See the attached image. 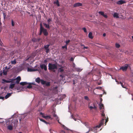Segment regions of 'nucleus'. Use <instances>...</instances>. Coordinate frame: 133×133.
I'll return each mask as SVG.
<instances>
[{
  "mask_svg": "<svg viewBox=\"0 0 133 133\" xmlns=\"http://www.w3.org/2000/svg\"><path fill=\"white\" fill-rule=\"evenodd\" d=\"M57 69V66L55 64L49 63L48 64V69L54 72H56V70Z\"/></svg>",
  "mask_w": 133,
  "mask_h": 133,
  "instance_id": "nucleus-1",
  "label": "nucleus"
},
{
  "mask_svg": "<svg viewBox=\"0 0 133 133\" xmlns=\"http://www.w3.org/2000/svg\"><path fill=\"white\" fill-rule=\"evenodd\" d=\"M104 119H103L101 121L100 123L99 124V125L96 126L94 128H91L89 129V131L87 132L86 133H88L90 131H94L95 130H97V128H99L102 126V125H103V124H104Z\"/></svg>",
  "mask_w": 133,
  "mask_h": 133,
  "instance_id": "nucleus-2",
  "label": "nucleus"
},
{
  "mask_svg": "<svg viewBox=\"0 0 133 133\" xmlns=\"http://www.w3.org/2000/svg\"><path fill=\"white\" fill-rule=\"evenodd\" d=\"M42 117H43L45 118L46 119L48 120L49 119H52V118H51L50 116H45V115L44 114L42 113Z\"/></svg>",
  "mask_w": 133,
  "mask_h": 133,
  "instance_id": "nucleus-3",
  "label": "nucleus"
},
{
  "mask_svg": "<svg viewBox=\"0 0 133 133\" xmlns=\"http://www.w3.org/2000/svg\"><path fill=\"white\" fill-rule=\"evenodd\" d=\"M42 32H43L44 35L45 36H47L48 34V33L46 29L42 27Z\"/></svg>",
  "mask_w": 133,
  "mask_h": 133,
  "instance_id": "nucleus-4",
  "label": "nucleus"
},
{
  "mask_svg": "<svg viewBox=\"0 0 133 133\" xmlns=\"http://www.w3.org/2000/svg\"><path fill=\"white\" fill-rule=\"evenodd\" d=\"M42 84H45L47 86H49L50 85V82H46L42 80Z\"/></svg>",
  "mask_w": 133,
  "mask_h": 133,
  "instance_id": "nucleus-5",
  "label": "nucleus"
},
{
  "mask_svg": "<svg viewBox=\"0 0 133 133\" xmlns=\"http://www.w3.org/2000/svg\"><path fill=\"white\" fill-rule=\"evenodd\" d=\"M12 123H14V126L15 127H16L17 125L18 121L16 120H13L12 121Z\"/></svg>",
  "mask_w": 133,
  "mask_h": 133,
  "instance_id": "nucleus-6",
  "label": "nucleus"
},
{
  "mask_svg": "<svg viewBox=\"0 0 133 133\" xmlns=\"http://www.w3.org/2000/svg\"><path fill=\"white\" fill-rule=\"evenodd\" d=\"M128 65H126L125 66H123L121 67L120 68V69H122L123 71H126L127 70V69L128 68Z\"/></svg>",
  "mask_w": 133,
  "mask_h": 133,
  "instance_id": "nucleus-7",
  "label": "nucleus"
},
{
  "mask_svg": "<svg viewBox=\"0 0 133 133\" xmlns=\"http://www.w3.org/2000/svg\"><path fill=\"white\" fill-rule=\"evenodd\" d=\"M40 38H38V39H36L35 38H33L32 39V41L34 42H39L41 40Z\"/></svg>",
  "mask_w": 133,
  "mask_h": 133,
  "instance_id": "nucleus-8",
  "label": "nucleus"
},
{
  "mask_svg": "<svg viewBox=\"0 0 133 133\" xmlns=\"http://www.w3.org/2000/svg\"><path fill=\"white\" fill-rule=\"evenodd\" d=\"M125 3V1L122 0H120L118 1L117 2V4H118L121 5L124 3Z\"/></svg>",
  "mask_w": 133,
  "mask_h": 133,
  "instance_id": "nucleus-9",
  "label": "nucleus"
},
{
  "mask_svg": "<svg viewBox=\"0 0 133 133\" xmlns=\"http://www.w3.org/2000/svg\"><path fill=\"white\" fill-rule=\"evenodd\" d=\"M15 79L16 80V83L17 84H18L20 81L21 80V78L20 76H18Z\"/></svg>",
  "mask_w": 133,
  "mask_h": 133,
  "instance_id": "nucleus-10",
  "label": "nucleus"
},
{
  "mask_svg": "<svg viewBox=\"0 0 133 133\" xmlns=\"http://www.w3.org/2000/svg\"><path fill=\"white\" fill-rule=\"evenodd\" d=\"M82 4L81 3H77L75 4L74 5V7H76L77 6H82Z\"/></svg>",
  "mask_w": 133,
  "mask_h": 133,
  "instance_id": "nucleus-11",
  "label": "nucleus"
},
{
  "mask_svg": "<svg viewBox=\"0 0 133 133\" xmlns=\"http://www.w3.org/2000/svg\"><path fill=\"white\" fill-rule=\"evenodd\" d=\"M35 81L38 84H39L41 82L42 83V79H40L39 77H38L36 78Z\"/></svg>",
  "mask_w": 133,
  "mask_h": 133,
  "instance_id": "nucleus-12",
  "label": "nucleus"
},
{
  "mask_svg": "<svg viewBox=\"0 0 133 133\" xmlns=\"http://www.w3.org/2000/svg\"><path fill=\"white\" fill-rule=\"evenodd\" d=\"M32 85H35V84L33 83H30L29 84V85L27 87V88L29 89L31 88L32 87Z\"/></svg>",
  "mask_w": 133,
  "mask_h": 133,
  "instance_id": "nucleus-13",
  "label": "nucleus"
},
{
  "mask_svg": "<svg viewBox=\"0 0 133 133\" xmlns=\"http://www.w3.org/2000/svg\"><path fill=\"white\" fill-rule=\"evenodd\" d=\"M113 16L114 18H119L118 14L117 12L114 13L113 14Z\"/></svg>",
  "mask_w": 133,
  "mask_h": 133,
  "instance_id": "nucleus-14",
  "label": "nucleus"
},
{
  "mask_svg": "<svg viewBox=\"0 0 133 133\" xmlns=\"http://www.w3.org/2000/svg\"><path fill=\"white\" fill-rule=\"evenodd\" d=\"M27 70L28 72H32L36 71L37 70L36 69H32L31 68H28L27 69Z\"/></svg>",
  "mask_w": 133,
  "mask_h": 133,
  "instance_id": "nucleus-15",
  "label": "nucleus"
},
{
  "mask_svg": "<svg viewBox=\"0 0 133 133\" xmlns=\"http://www.w3.org/2000/svg\"><path fill=\"white\" fill-rule=\"evenodd\" d=\"M12 93H8L5 96V99H7L8 98H9V97L11 96V94H12Z\"/></svg>",
  "mask_w": 133,
  "mask_h": 133,
  "instance_id": "nucleus-16",
  "label": "nucleus"
},
{
  "mask_svg": "<svg viewBox=\"0 0 133 133\" xmlns=\"http://www.w3.org/2000/svg\"><path fill=\"white\" fill-rule=\"evenodd\" d=\"M2 81L4 82H2L3 83H4V82H6V83H10L12 82L11 81L6 80L4 79H2Z\"/></svg>",
  "mask_w": 133,
  "mask_h": 133,
  "instance_id": "nucleus-17",
  "label": "nucleus"
},
{
  "mask_svg": "<svg viewBox=\"0 0 133 133\" xmlns=\"http://www.w3.org/2000/svg\"><path fill=\"white\" fill-rule=\"evenodd\" d=\"M7 128L10 130H12L13 129V125L12 124L8 125L7 127Z\"/></svg>",
  "mask_w": 133,
  "mask_h": 133,
  "instance_id": "nucleus-18",
  "label": "nucleus"
},
{
  "mask_svg": "<svg viewBox=\"0 0 133 133\" xmlns=\"http://www.w3.org/2000/svg\"><path fill=\"white\" fill-rule=\"evenodd\" d=\"M46 65L45 64H42V69H44L45 71L47 70Z\"/></svg>",
  "mask_w": 133,
  "mask_h": 133,
  "instance_id": "nucleus-19",
  "label": "nucleus"
},
{
  "mask_svg": "<svg viewBox=\"0 0 133 133\" xmlns=\"http://www.w3.org/2000/svg\"><path fill=\"white\" fill-rule=\"evenodd\" d=\"M44 25V26L45 28L47 29H49L50 28V26L49 24L48 23V24H46V23H43Z\"/></svg>",
  "mask_w": 133,
  "mask_h": 133,
  "instance_id": "nucleus-20",
  "label": "nucleus"
},
{
  "mask_svg": "<svg viewBox=\"0 0 133 133\" xmlns=\"http://www.w3.org/2000/svg\"><path fill=\"white\" fill-rule=\"evenodd\" d=\"M89 37L91 39H92L93 37L92 36V33L91 32H90L88 34Z\"/></svg>",
  "mask_w": 133,
  "mask_h": 133,
  "instance_id": "nucleus-21",
  "label": "nucleus"
},
{
  "mask_svg": "<svg viewBox=\"0 0 133 133\" xmlns=\"http://www.w3.org/2000/svg\"><path fill=\"white\" fill-rule=\"evenodd\" d=\"M15 84H10L9 88L10 89H12L15 86Z\"/></svg>",
  "mask_w": 133,
  "mask_h": 133,
  "instance_id": "nucleus-22",
  "label": "nucleus"
},
{
  "mask_svg": "<svg viewBox=\"0 0 133 133\" xmlns=\"http://www.w3.org/2000/svg\"><path fill=\"white\" fill-rule=\"evenodd\" d=\"M54 4H56L58 6H59V4L58 1V0H56V1H54Z\"/></svg>",
  "mask_w": 133,
  "mask_h": 133,
  "instance_id": "nucleus-23",
  "label": "nucleus"
},
{
  "mask_svg": "<svg viewBox=\"0 0 133 133\" xmlns=\"http://www.w3.org/2000/svg\"><path fill=\"white\" fill-rule=\"evenodd\" d=\"M16 61L15 59H14L13 61H12L11 62V63L12 64H16Z\"/></svg>",
  "mask_w": 133,
  "mask_h": 133,
  "instance_id": "nucleus-24",
  "label": "nucleus"
},
{
  "mask_svg": "<svg viewBox=\"0 0 133 133\" xmlns=\"http://www.w3.org/2000/svg\"><path fill=\"white\" fill-rule=\"evenodd\" d=\"M42 34V22H41L40 23V33H39V35H41Z\"/></svg>",
  "mask_w": 133,
  "mask_h": 133,
  "instance_id": "nucleus-25",
  "label": "nucleus"
},
{
  "mask_svg": "<svg viewBox=\"0 0 133 133\" xmlns=\"http://www.w3.org/2000/svg\"><path fill=\"white\" fill-rule=\"evenodd\" d=\"M104 108V106L103 105V104H99V109L100 110H103L102 108Z\"/></svg>",
  "mask_w": 133,
  "mask_h": 133,
  "instance_id": "nucleus-26",
  "label": "nucleus"
},
{
  "mask_svg": "<svg viewBox=\"0 0 133 133\" xmlns=\"http://www.w3.org/2000/svg\"><path fill=\"white\" fill-rule=\"evenodd\" d=\"M28 84V83L26 82H21L20 83V84L22 85H26Z\"/></svg>",
  "mask_w": 133,
  "mask_h": 133,
  "instance_id": "nucleus-27",
  "label": "nucleus"
},
{
  "mask_svg": "<svg viewBox=\"0 0 133 133\" xmlns=\"http://www.w3.org/2000/svg\"><path fill=\"white\" fill-rule=\"evenodd\" d=\"M101 112H102V113H101V115L102 116H103V117H105V114L103 112H104V110H101Z\"/></svg>",
  "mask_w": 133,
  "mask_h": 133,
  "instance_id": "nucleus-28",
  "label": "nucleus"
},
{
  "mask_svg": "<svg viewBox=\"0 0 133 133\" xmlns=\"http://www.w3.org/2000/svg\"><path fill=\"white\" fill-rule=\"evenodd\" d=\"M49 45H45L44 46V48L46 49V50H49V49H48V47H49Z\"/></svg>",
  "mask_w": 133,
  "mask_h": 133,
  "instance_id": "nucleus-29",
  "label": "nucleus"
},
{
  "mask_svg": "<svg viewBox=\"0 0 133 133\" xmlns=\"http://www.w3.org/2000/svg\"><path fill=\"white\" fill-rule=\"evenodd\" d=\"M116 47L117 48H119L120 47V45L118 43H116L115 44Z\"/></svg>",
  "mask_w": 133,
  "mask_h": 133,
  "instance_id": "nucleus-30",
  "label": "nucleus"
},
{
  "mask_svg": "<svg viewBox=\"0 0 133 133\" xmlns=\"http://www.w3.org/2000/svg\"><path fill=\"white\" fill-rule=\"evenodd\" d=\"M42 108L41 107L38 110V111L39 112V113H40V115H42Z\"/></svg>",
  "mask_w": 133,
  "mask_h": 133,
  "instance_id": "nucleus-31",
  "label": "nucleus"
},
{
  "mask_svg": "<svg viewBox=\"0 0 133 133\" xmlns=\"http://www.w3.org/2000/svg\"><path fill=\"white\" fill-rule=\"evenodd\" d=\"M118 84H120L122 87L123 88H125L126 87H124L123 85V83L121 82H120L119 83H118Z\"/></svg>",
  "mask_w": 133,
  "mask_h": 133,
  "instance_id": "nucleus-32",
  "label": "nucleus"
},
{
  "mask_svg": "<svg viewBox=\"0 0 133 133\" xmlns=\"http://www.w3.org/2000/svg\"><path fill=\"white\" fill-rule=\"evenodd\" d=\"M15 22L13 21V20H11V24L12 26H14Z\"/></svg>",
  "mask_w": 133,
  "mask_h": 133,
  "instance_id": "nucleus-33",
  "label": "nucleus"
},
{
  "mask_svg": "<svg viewBox=\"0 0 133 133\" xmlns=\"http://www.w3.org/2000/svg\"><path fill=\"white\" fill-rule=\"evenodd\" d=\"M53 116L55 117V118L56 120H57V119L58 118V117L57 116V115L55 114V113L53 115Z\"/></svg>",
  "mask_w": 133,
  "mask_h": 133,
  "instance_id": "nucleus-34",
  "label": "nucleus"
},
{
  "mask_svg": "<svg viewBox=\"0 0 133 133\" xmlns=\"http://www.w3.org/2000/svg\"><path fill=\"white\" fill-rule=\"evenodd\" d=\"M98 13L99 14L101 15L102 16H103V15H104V12H103L102 11H99L98 12Z\"/></svg>",
  "mask_w": 133,
  "mask_h": 133,
  "instance_id": "nucleus-35",
  "label": "nucleus"
},
{
  "mask_svg": "<svg viewBox=\"0 0 133 133\" xmlns=\"http://www.w3.org/2000/svg\"><path fill=\"white\" fill-rule=\"evenodd\" d=\"M59 70L60 72H62L64 70L63 69L60 68L59 69Z\"/></svg>",
  "mask_w": 133,
  "mask_h": 133,
  "instance_id": "nucleus-36",
  "label": "nucleus"
},
{
  "mask_svg": "<svg viewBox=\"0 0 133 133\" xmlns=\"http://www.w3.org/2000/svg\"><path fill=\"white\" fill-rule=\"evenodd\" d=\"M84 98L85 99L87 100H89V99L88 97L87 96H85L84 97Z\"/></svg>",
  "mask_w": 133,
  "mask_h": 133,
  "instance_id": "nucleus-37",
  "label": "nucleus"
},
{
  "mask_svg": "<svg viewBox=\"0 0 133 133\" xmlns=\"http://www.w3.org/2000/svg\"><path fill=\"white\" fill-rule=\"evenodd\" d=\"M82 30H83L85 32H87V31L86 29L85 28H82Z\"/></svg>",
  "mask_w": 133,
  "mask_h": 133,
  "instance_id": "nucleus-38",
  "label": "nucleus"
},
{
  "mask_svg": "<svg viewBox=\"0 0 133 133\" xmlns=\"http://www.w3.org/2000/svg\"><path fill=\"white\" fill-rule=\"evenodd\" d=\"M76 70V71L79 72L81 71L82 70L80 68H77Z\"/></svg>",
  "mask_w": 133,
  "mask_h": 133,
  "instance_id": "nucleus-39",
  "label": "nucleus"
},
{
  "mask_svg": "<svg viewBox=\"0 0 133 133\" xmlns=\"http://www.w3.org/2000/svg\"><path fill=\"white\" fill-rule=\"evenodd\" d=\"M52 20V19H51L50 18H49L48 19L47 21L48 22V23L49 24H50V22Z\"/></svg>",
  "mask_w": 133,
  "mask_h": 133,
  "instance_id": "nucleus-40",
  "label": "nucleus"
},
{
  "mask_svg": "<svg viewBox=\"0 0 133 133\" xmlns=\"http://www.w3.org/2000/svg\"><path fill=\"white\" fill-rule=\"evenodd\" d=\"M42 122H44V123H45V124H49V123H48V122H47L46 121H45L43 119H42Z\"/></svg>",
  "mask_w": 133,
  "mask_h": 133,
  "instance_id": "nucleus-41",
  "label": "nucleus"
},
{
  "mask_svg": "<svg viewBox=\"0 0 133 133\" xmlns=\"http://www.w3.org/2000/svg\"><path fill=\"white\" fill-rule=\"evenodd\" d=\"M70 42V40H68L67 41H66L65 42V43H66V44H68V43H69Z\"/></svg>",
  "mask_w": 133,
  "mask_h": 133,
  "instance_id": "nucleus-42",
  "label": "nucleus"
},
{
  "mask_svg": "<svg viewBox=\"0 0 133 133\" xmlns=\"http://www.w3.org/2000/svg\"><path fill=\"white\" fill-rule=\"evenodd\" d=\"M3 74L4 75H6L7 74V71H3Z\"/></svg>",
  "mask_w": 133,
  "mask_h": 133,
  "instance_id": "nucleus-43",
  "label": "nucleus"
},
{
  "mask_svg": "<svg viewBox=\"0 0 133 133\" xmlns=\"http://www.w3.org/2000/svg\"><path fill=\"white\" fill-rule=\"evenodd\" d=\"M1 46H2V48L1 47V50H5L6 49L5 48H3V46L1 45Z\"/></svg>",
  "mask_w": 133,
  "mask_h": 133,
  "instance_id": "nucleus-44",
  "label": "nucleus"
},
{
  "mask_svg": "<svg viewBox=\"0 0 133 133\" xmlns=\"http://www.w3.org/2000/svg\"><path fill=\"white\" fill-rule=\"evenodd\" d=\"M44 63H45L46 65H47V61L46 60H45L44 61Z\"/></svg>",
  "mask_w": 133,
  "mask_h": 133,
  "instance_id": "nucleus-45",
  "label": "nucleus"
},
{
  "mask_svg": "<svg viewBox=\"0 0 133 133\" xmlns=\"http://www.w3.org/2000/svg\"><path fill=\"white\" fill-rule=\"evenodd\" d=\"M74 60V58L72 57H71L70 59V60L71 61H73Z\"/></svg>",
  "mask_w": 133,
  "mask_h": 133,
  "instance_id": "nucleus-46",
  "label": "nucleus"
},
{
  "mask_svg": "<svg viewBox=\"0 0 133 133\" xmlns=\"http://www.w3.org/2000/svg\"><path fill=\"white\" fill-rule=\"evenodd\" d=\"M3 16L4 18V19H5V18L6 15L4 13H3Z\"/></svg>",
  "mask_w": 133,
  "mask_h": 133,
  "instance_id": "nucleus-47",
  "label": "nucleus"
},
{
  "mask_svg": "<svg viewBox=\"0 0 133 133\" xmlns=\"http://www.w3.org/2000/svg\"><path fill=\"white\" fill-rule=\"evenodd\" d=\"M105 18H107L108 17V16L106 15H105L104 14V15H103V16Z\"/></svg>",
  "mask_w": 133,
  "mask_h": 133,
  "instance_id": "nucleus-48",
  "label": "nucleus"
},
{
  "mask_svg": "<svg viewBox=\"0 0 133 133\" xmlns=\"http://www.w3.org/2000/svg\"><path fill=\"white\" fill-rule=\"evenodd\" d=\"M94 107H93L94 108V109L95 110H96L97 109V108L95 106V105L94 104Z\"/></svg>",
  "mask_w": 133,
  "mask_h": 133,
  "instance_id": "nucleus-49",
  "label": "nucleus"
},
{
  "mask_svg": "<svg viewBox=\"0 0 133 133\" xmlns=\"http://www.w3.org/2000/svg\"><path fill=\"white\" fill-rule=\"evenodd\" d=\"M89 108H90V110H92L93 109H94V107H93L92 106H89Z\"/></svg>",
  "mask_w": 133,
  "mask_h": 133,
  "instance_id": "nucleus-50",
  "label": "nucleus"
},
{
  "mask_svg": "<svg viewBox=\"0 0 133 133\" xmlns=\"http://www.w3.org/2000/svg\"><path fill=\"white\" fill-rule=\"evenodd\" d=\"M82 46H84V48H83V49H88V47L87 46V47H86V46H84V45H82Z\"/></svg>",
  "mask_w": 133,
  "mask_h": 133,
  "instance_id": "nucleus-51",
  "label": "nucleus"
},
{
  "mask_svg": "<svg viewBox=\"0 0 133 133\" xmlns=\"http://www.w3.org/2000/svg\"><path fill=\"white\" fill-rule=\"evenodd\" d=\"M108 118H107V119H106L105 125H106V123L108 122Z\"/></svg>",
  "mask_w": 133,
  "mask_h": 133,
  "instance_id": "nucleus-52",
  "label": "nucleus"
},
{
  "mask_svg": "<svg viewBox=\"0 0 133 133\" xmlns=\"http://www.w3.org/2000/svg\"><path fill=\"white\" fill-rule=\"evenodd\" d=\"M60 133H65V132L63 130H62L61 131Z\"/></svg>",
  "mask_w": 133,
  "mask_h": 133,
  "instance_id": "nucleus-53",
  "label": "nucleus"
},
{
  "mask_svg": "<svg viewBox=\"0 0 133 133\" xmlns=\"http://www.w3.org/2000/svg\"><path fill=\"white\" fill-rule=\"evenodd\" d=\"M4 98L3 97L0 96V99H4Z\"/></svg>",
  "mask_w": 133,
  "mask_h": 133,
  "instance_id": "nucleus-54",
  "label": "nucleus"
},
{
  "mask_svg": "<svg viewBox=\"0 0 133 133\" xmlns=\"http://www.w3.org/2000/svg\"><path fill=\"white\" fill-rule=\"evenodd\" d=\"M62 48L63 49H64V48H65L66 49L67 47L66 46H62Z\"/></svg>",
  "mask_w": 133,
  "mask_h": 133,
  "instance_id": "nucleus-55",
  "label": "nucleus"
},
{
  "mask_svg": "<svg viewBox=\"0 0 133 133\" xmlns=\"http://www.w3.org/2000/svg\"><path fill=\"white\" fill-rule=\"evenodd\" d=\"M60 77H61L62 78H63L64 77V76L62 75H60Z\"/></svg>",
  "mask_w": 133,
  "mask_h": 133,
  "instance_id": "nucleus-56",
  "label": "nucleus"
},
{
  "mask_svg": "<svg viewBox=\"0 0 133 133\" xmlns=\"http://www.w3.org/2000/svg\"><path fill=\"white\" fill-rule=\"evenodd\" d=\"M64 129H66L67 130H69L68 128H67V127H64Z\"/></svg>",
  "mask_w": 133,
  "mask_h": 133,
  "instance_id": "nucleus-57",
  "label": "nucleus"
},
{
  "mask_svg": "<svg viewBox=\"0 0 133 133\" xmlns=\"http://www.w3.org/2000/svg\"><path fill=\"white\" fill-rule=\"evenodd\" d=\"M106 34L105 33H104L103 34V36L104 37H105L106 36Z\"/></svg>",
  "mask_w": 133,
  "mask_h": 133,
  "instance_id": "nucleus-58",
  "label": "nucleus"
},
{
  "mask_svg": "<svg viewBox=\"0 0 133 133\" xmlns=\"http://www.w3.org/2000/svg\"><path fill=\"white\" fill-rule=\"evenodd\" d=\"M49 50H46V52L47 53H48L49 52Z\"/></svg>",
  "mask_w": 133,
  "mask_h": 133,
  "instance_id": "nucleus-59",
  "label": "nucleus"
},
{
  "mask_svg": "<svg viewBox=\"0 0 133 133\" xmlns=\"http://www.w3.org/2000/svg\"><path fill=\"white\" fill-rule=\"evenodd\" d=\"M40 68H42V64H40Z\"/></svg>",
  "mask_w": 133,
  "mask_h": 133,
  "instance_id": "nucleus-60",
  "label": "nucleus"
},
{
  "mask_svg": "<svg viewBox=\"0 0 133 133\" xmlns=\"http://www.w3.org/2000/svg\"><path fill=\"white\" fill-rule=\"evenodd\" d=\"M39 119L41 121H42V118H39Z\"/></svg>",
  "mask_w": 133,
  "mask_h": 133,
  "instance_id": "nucleus-61",
  "label": "nucleus"
},
{
  "mask_svg": "<svg viewBox=\"0 0 133 133\" xmlns=\"http://www.w3.org/2000/svg\"><path fill=\"white\" fill-rule=\"evenodd\" d=\"M99 88H101V87H97V89H99Z\"/></svg>",
  "mask_w": 133,
  "mask_h": 133,
  "instance_id": "nucleus-62",
  "label": "nucleus"
},
{
  "mask_svg": "<svg viewBox=\"0 0 133 133\" xmlns=\"http://www.w3.org/2000/svg\"><path fill=\"white\" fill-rule=\"evenodd\" d=\"M4 122V121H3L2 122H1V123H3Z\"/></svg>",
  "mask_w": 133,
  "mask_h": 133,
  "instance_id": "nucleus-63",
  "label": "nucleus"
},
{
  "mask_svg": "<svg viewBox=\"0 0 133 133\" xmlns=\"http://www.w3.org/2000/svg\"><path fill=\"white\" fill-rule=\"evenodd\" d=\"M73 118L74 119L75 121H76V119H75V118Z\"/></svg>",
  "mask_w": 133,
  "mask_h": 133,
  "instance_id": "nucleus-64",
  "label": "nucleus"
}]
</instances>
